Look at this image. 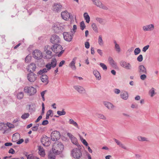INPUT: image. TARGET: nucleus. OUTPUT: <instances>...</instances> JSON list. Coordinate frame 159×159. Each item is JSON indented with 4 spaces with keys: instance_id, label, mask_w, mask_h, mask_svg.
Segmentation results:
<instances>
[{
    "instance_id": "72a5a7b5",
    "label": "nucleus",
    "mask_w": 159,
    "mask_h": 159,
    "mask_svg": "<svg viewBox=\"0 0 159 159\" xmlns=\"http://www.w3.org/2000/svg\"><path fill=\"white\" fill-rule=\"evenodd\" d=\"M155 89L153 88H151L149 92V93L150 96L152 97L154 96L156 94L155 92Z\"/></svg>"
},
{
    "instance_id": "bf43d9fd",
    "label": "nucleus",
    "mask_w": 159,
    "mask_h": 159,
    "mask_svg": "<svg viewBox=\"0 0 159 159\" xmlns=\"http://www.w3.org/2000/svg\"><path fill=\"white\" fill-rule=\"evenodd\" d=\"M89 46H90V45H89V42H86L85 43V47L86 48H87V49L89 48Z\"/></svg>"
},
{
    "instance_id": "c9c22d12",
    "label": "nucleus",
    "mask_w": 159,
    "mask_h": 159,
    "mask_svg": "<svg viewBox=\"0 0 159 159\" xmlns=\"http://www.w3.org/2000/svg\"><path fill=\"white\" fill-rule=\"evenodd\" d=\"M91 27L94 31L96 32H98V28L96 24L94 23H93L91 25Z\"/></svg>"
},
{
    "instance_id": "20e7f679",
    "label": "nucleus",
    "mask_w": 159,
    "mask_h": 159,
    "mask_svg": "<svg viewBox=\"0 0 159 159\" xmlns=\"http://www.w3.org/2000/svg\"><path fill=\"white\" fill-rule=\"evenodd\" d=\"M72 155L74 158H79L82 155L80 150L78 148H75L71 151Z\"/></svg>"
},
{
    "instance_id": "6e6552de",
    "label": "nucleus",
    "mask_w": 159,
    "mask_h": 159,
    "mask_svg": "<svg viewBox=\"0 0 159 159\" xmlns=\"http://www.w3.org/2000/svg\"><path fill=\"white\" fill-rule=\"evenodd\" d=\"M57 64V60L56 58H52L51 63H48L47 64L45 67L48 68L49 69H51L52 67L54 68L56 66Z\"/></svg>"
},
{
    "instance_id": "4c0bfd02",
    "label": "nucleus",
    "mask_w": 159,
    "mask_h": 159,
    "mask_svg": "<svg viewBox=\"0 0 159 159\" xmlns=\"http://www.w3.org/2000/svg\"><path fill=\"white\" fill-rule=\"evenodd\" d=\"M17 98L19 99H22L24 97V93L23 92H21L18 93L17 94Z\"/></svg>"
},
{
    "instance_id": "4468645a",
    "label": "nucleus",
    "mask_w": 159,
    "mask_h": 159,
    "mask_svg": "<svg viewBox=\"0 0 159 159\" xmlns=\"http://www.w3.org/2000/svg\"><path fill=\"white\" fill-rule=\"evenodd\" d=\"M120 65L122 67L128 70L131 69L132 68V66L130 63L125 61H121Z\"/></svg>"
},
{
    "instance_id": "9d476101",
    "label": "nucleus",
    "mask_w": 159,
    "mask_h": 159,
    "mask_svg": "<svg viewBox=\"0 0 159 159\" xmlns=\"http://www.w3.org/2000/svg\"><path fill=\"white\" fill-rule=\"evenodd\" d=\"M60 137V132L58 131H54L51 134V139L53 141L58 140Z\"/></svg>"
},
{
    "instance_id": "473e14b6",
    "label": "nucleus",
    "mask_w": 159,
    "mask_h": 159,
    "mask_svg": "<svg viewBox=\"0 0 159 159\" xmlns=\"http://www.w3.org/2000/svg\"><path fill=\"white\" fill-rule=\"evenodd\" d=\"M93 74L97 79L99 80L100 79V74L98 71L97 70H94L93 71Z\"/></svg>"
},
{
    "instance_id": "4d7b16f0",
    "label": "nucleus",
    "mask_w": 159,
    "mask_h": 159,
    "mask_svg": "<svg viewBox=\"0 0 159 159\" xmlns=\"http://www.w3.org/2000/svg\"><path fill=\"white\" fill-rule=\"evenodd\" d=\"M7 125L8 127L10 128H13L14 127V125L9 123H7Z\"/></svg>"
},
{
    "instance_id": "6e6d98bb",
    "label": "nucleus",
    "mask_w": 159,
    "mask_h": 159,
    "mask_svg": "<svg viewBox=\"0 0 159 159\" xmlns=\"http://www.w3.org/2000/svg\"><path fill=\"white\" fill-rule=\"evenodd\" d=\"M39 126V125L37 124L36 125L33 127L32 128V130L33 131H34L37 130Z\"/></svg>"
},
{
    "instance_id": "603ef678",
    "label": "nucleus",
    "mask_w": 159,
    "mask_h": 159,
    "mask_svg": "<svg viewBox=\"0 0 159 159\" xmlns=\"http://www.w3.org/2000/svg\"><path fill=\"white\" fill-rule=\"evenodd\" d=\"M145 74H142V75L140 76V78L141 80H144L146 79L147 76Z\"/></svg>"
},
{
    "instance_id": "b1692460",
    "label": "nucleus",
    "mask_w": 159,
    "mask_h": 159,
    "mask_svg": "<svg viewBox=\"0 0 159 159\" xmlns=\"http://www.w3.org/2000/svg\"><path fill=\"white\" fill-rule=\"evenodd\" d=\"M105 106L109 109H112L114 107V106L111 103L105 102H104Z\"/></svg>"
},
{
    "instance_id": "e2e57ef3",
    "label": "nucleus",
    "mask_w": 159,
    "mask_h": 159,
    "mask_svg": "<svg viewBox=\"0 0 159 159\" xmlns=\"http://www.w3.org/2000/svg\"><path fill=\"white\" fill-rule=\"evenodd\" d=\"M52 113V111L51 110H49L47 112V115L50 116Z\"/></svg>"
},
{
    "instance_id": "680f3d73",
    "label": "nucleus",
    "mask_w": 159,
    "mask_h": 159,
    "mask_svg": "<svg viewBox=\"0 0 159 159\" xmlns=\"http://www.w3.org/2000/svg\"><path fill=\"white\" fill-rule=\"evenodd\" d=\"M48 123V121L47 120H45L43 121L42 123V125H47Z\"/></svg>"
},
{
    "instance_id": "ddd939ff",
    "label": "nucleus",
    "mask_w": 159,
    "mask_h": 159,
    "mask_svg": "<svg viewBox=\"0 0 159 159\" xmlns=\"http://www.w3.org/2000/svg\"><path fill=\"white\" fill-rule=\"evenodd\" d=\"M93 4L100 8H102L104 10H107V7L106 6L102 4L99 0H96Z\"/></svg>"
},
{
    "instance_id": "49530a36",
    "label": "nucleus",
    "mask_w": 159,
    "mask_h": 159,
    "mask_svg": "<svg viewBox=\"0 0 159 159\" xmlns=\"http://www.w3.org/2000/svg\"><path fill=\"white\" fill-rule=\"evenodd\" d=\"M49 159H55V156L53 155V154L51 152L48 155Z\"/></svg>"
},
{
    "instance_id": "9b49d317",
    "label": "nucleus",
    "mask_w": 159,
    "mask_h": 159,
    "mask_svg": "<svg viewBox=\"0 0 159 159\" xmlns=\"http://www.w3.org/2000/svg\"><path fill=\"white\" fill-rule=\"evenodd\" d=\"M60 40V38L57 35L53 34L52 35L50 39L51 43L55 44L59 43Z\"/></svg>"
},
{
    "instance_id": "dca6fc26",
    "label": "nucleus",
    "mask_w": 159,
    "mask_h": 159,
    "mask_svg": "<svg viewBox=\"0 0 159 159\" xmlns=\"http://www.w3.org/2000/svg\"><path fill=\"white\" fill-rule=\"evenodd\" d=\"M154 26L152 24L144 26L143 27V30L144 31H152L154 29Z\"/></svg>"
},
{
    "instance_id": "412c9836",
    "label": "nucleus",
    "mask_w": 159,
    "mask_h": 159,
    "mask_svg": "<svg viewBox=\"0 0 159 159\" xmlns=\"http://www.w3.org/2000/svg\"><path fill=\"white\" fill-rule=\"evenodd\" d=\"M41 80L45 85L48 84L49 82L48 76L46 75H42L41 77Z\"/></svg>"
},
{
    "instance_id": "0e129e2a",
    "label": "nucleus",
    "mask_w": 159,
    "mask_h": 159,
    "mask_svg": "<svg viewBox=\"0 0 159 159\" xmlns=\"http://www.w3.org/2000/svg\"><path fill=\"white\" fill-rule=\"evenodd\" d=\"M24 142V140L23 139H21L18 141H17L16 143L17 144H20Z\"/></svg>"
},
{
    "instance_id": "39448f33",
    "label": "nucleus",
    "mask_w": 159,
    "mask_h": 159,
    "mask_svg": "<svg viewBox=\"0 0 159 159\" xmlns=\"http://www.w3.org/2000/svg\"><path fill=\"white\" fill-rule=\"evenodd\" d=\"M27 78L30 82H34L36 80L37 76L36 74L33 72H31L27 74Z\"/></svg>"
},
{
    "instance_id": "c03bdc74",
    "label": "nucleus",
    "mask_w": 159,
    "mask_h": 159,
    "mask_svg": "<svg viewBox=\"0 0 159 159\" xmlns=\"http://www.w3.org/2000/svg\"><path fill=\"white\" fill-rule=\"evenodd\" d=\"M141 50L139 48H136L134 50V53L135 55H137L140 52Z\"/></svg>"
},
{
    "instance_id": "864d4df0",
    "label": "nucleus",
    "mask_w": 159,
    "mask_h": 159,
    "mask_svg": "<svg viewBox=\"0 0 159 159\" xmlns=\"http://www.w3.org/2000/svg\"><path fill=\"white\" fill-rule=\"evenodd\" d=\"M149 47V45H147L144 47L143 48V51L145 52L148 49Z\"/></svg>"
},
{
    "instance_id": "0eeeda50",
    "label": "nucleus",
    "mask_w": 159,
    "mask_h": 159,
    "mask_svg": "<svg viewBox=\"0 0 159 159\" xmlns=\"http://www.w3.org/2000/svg\"><path fill=\"white\" fill-rule=\"evenodd\" d=\"M41 142L43 145L45 146H49L51 143L49 138L46 136H43L41 139Z\"/></svg>"
},
{
    "instance_id": "a19ab883",
    "label": "nucleus",
    "mask_w": 159,
    "mask_h": 159,
    "mask_svg": "<svg viewBox=\"0 0 159 159\" xmlns=\"http://www.w3.org/2000/svg\"><path fill=\"white\" fill-rule=\"evenodd\" d=\"M66 113V112L64 110H62L61 111H57V114L59 116L64 115Z\"/></svg>"
},
{
    "instance_id": "7c9ffc66",
    "label": "nucleus",
    "mask_w": 159,
    "mask_h": 159,
    "mask_svg": "<svg viewBox=\"0 0 159 159\" xmlns=\"http://www.w3.org/2000/svg\"><path fill=\"white\" fill-rule=\"evenodd\" d=\"M45 53H46L45 57L46 58L49 59L51 58L52 57V53L50 50L48 51H47V52H46Z\"/></svg>"
},
{
    "instance_id": "cd10ccee",
    "label": "nucleus",
    "mask_w": 159,
    "mask_h": 159,
    "mask_svg": "<svg viewBox=\"0 0 159 159\" xmlns=\"http://www.w3.org/2000/svg\"><path fill=\"white\" fill-rule=\"evenodd\" d=\"M114 141L117 143V144L120 147H121L122 148H123L125 149H126V147H125V146L123 143H122L120 141L116 139H114Z\"/></svg>"
},
{
    "instance_id": "13d9d810",
    "label": "nucleus",
    "mask_w": 159,
    "mask_h": 159,
    "mask_svg": "<svg viewBox=\"0 0 159 159\" xmlns=\"http://www.w3.org/2000/svg\"><path fill=\"white\" fill-rule=\"evenodd\" d=\"M65 61L64 60H62L59 63V66L60 67H61L62 66L65 64Z\"/></svg>"
},
{
    "instance_id": "052dcab7",
    "label": "nucleus",
    "mask_w": 159,
    "mask_h": 159,
    "mask_svg": "<svg viewBox=\"0 0 159 159\" xmlns=\"http://www.w3.org/2000/svg\"><path fill=\"white\" fill-rule=\"evenodd\" d=\"M98 53L101 56H102L103 52L100 49H98L97 50Z\"/></svg>"
},
{
    "instance_id": "a878e982",
    "label": "nucleus",
    "mask_w": 159,
    "mask_h": 159,
    "mask_svg": "<svg viewBox=\"0 0 159 159\" xmlns=\"http://www.w3.org/2000/svg\"><path fill=\"white\" fill-rule=\"evenodd\" d=\"M68 122L70 124L72 125L76 128L78 129H79V127L77 123L75 121L72 119H70Z\"/></svg>"
},
{
    "instance_id": "338daca9",
    "label": "nucleus",
    "mask_w": 159,
    "mask_h": 159,
    "mask_svg": "<svg viewBox=\"0 0 159 159\" xmlns=\"http://www.w3.org/2000/svg\"><path fill=\"white\" fill-rule=\"evenodd\" d=\"M27 159H34V157L32 155L30 154L28 156Z\"/></svg>"
},
{
    "instance_id": "c85d7f7f",
    "label": "nucleus",
    "mask_w": 159,
    "mask_h": 159,
    "mask_svg": "<svg viewBox=\"0 0 159 159\" xmlns=\"http://www.w3.org/2000/svg\"><path fill=\"white\" fill-rule=\"evenodd\" d=\"M84 17L86 22L87 23H89L90 21V18L88 13L87 12L84 13Z\"/></svg>"
},
{
    "instance_id": "5701e85b",
    "label": "nucleus",
    "mask_w": 159,
    "mask_h": 159,
    "mask_svg": "<svg viewBox=\"0 0 159 159\" xmlns=\"http://www.w3.org/2000/svg\"><path fill=\"white\" fill-rule=\"evenodd\" d=\"M61 7L62 6L61 5L56 4L53 7V10L55 11L58 12L61 9Z\"/></svg>"
},
{
    "instance_id": "bb28decb",
    "label": "nucleus",
    "mask_w": 159,
    "mask_h": 159,
    "mask_svg": "<svg viewBox=\"0 0 159 159\" xmlns=\"http://www.w3.org/2000/svg\"><path fill=\"white\" fill-rule=\"evenodd\" d=\"M120 96L123 99L126 100L128 98V94L127 92H124L121 93Z\"/></svg>"
},
{
    "instance_id": "f704fd0d",
    "label": "nucleus",
    "mask_w": 159,
    "mask_h": 159,
    "mask_svg": "<svg viewBox=\"0 0 159 159\" xmlns=\"http://www.w3.org/2000/svg\"><path fill=\"white\" fill-rule=\"evenodd\" d=\"M98 43L101 46H102L103 45L104 43L101 35H99L98 37Z\"/></svg>"
},
{
    "instance_id": "6ab92c4d",
    "label": "nucleus",
    "mask_w": 159,
    "mask_h": 159,
    "mask_svg": "<svg viewBox=\"0 0 159 159\" xmlns=\"http://www.w3.org/2000/svg\"><path fill=\"white\" fill-rule=\"evenodd\" d=\"M77 59V58L76 57H74L72 59V61L69 65V66L71 68L72 70H75L76 69V67L75 65V64Z\"/></svg>"
},
{
    "instance_id": "69168bd1",
    "label": "nucleus",
    "mask_w": 159,
    "mask_h": 159,
    "mask_svg": "<svg viewBox=\"0 0 159 159\" xmlns=\"http://www.w3.org/2000/svg\"><path fill=\"white\" fill-rule=\"evenodd\" d=\"M9 153L13 154L15 153V151L13 148H11L9 151Z\"/></svg>"
},
{
    "instance_id": "ea45409f",
    "label": "nucleus",
    "mask_w": 159,
    "mask_h": 159,
    "mask_svg": "<svg viewBox=\"0 0 159 159\" xmlns=\"http://www.w3.org/2000/svg\"><path fill=\"white\" fill-rule=\"evenodd\" d=\"M50 70V69H48V68H46L43 69L42 70H40L39 71V74H40L42 73H46L49 70Z\"/></svg>"
},
{
    "instance_id": "aec40b11",
    "label": "nucleus",
    "mask_w": 159,
    "mask_h": 159,
    "mask_svg": "<svg viewBox=\"0 0 159 159\" xmlns=\"http://www.w3.org/2000/svg\"><path fill=\"white\" fill-rule=\"evenodd\" d=\"M108 61L110 64L111 66H112L115 69H118V67L116 65V63L113 60V59L111 57H110L108 58Z\"/></svg>"
},
{
    "instance_id": "79ce46f5",
    "label": "nucleus",
    "mask_w": 159,
    "mask_h": 159,
    "mask_svg": "<svg viewBox=\"0 0 159 159\" xmlns=\"http://www.w3.org/2000/svg\"><path fill=\"white\" fill-rule=\"evenodd\" d=\"M97 117L99 118H100L104 120H105L106 119V117L103 115L102 114H97Z\"/></svg>"
},
{
    "instance_id": "58836bf2",
    "label": "nucleus",
    "mask_w": 159,
    "mask_h": 159,
    "mask_svg": "<svg viewBox=\"0 0 159 159\" xmlns=\"http://www.w3.org/2000/svg\"><path fill=\"white\" fill-rule=\"evenodd\" d=\"M30 114L28 113H25L21 116V118L23 119H25L29 117Z\"/></svg>"
},
{
    "instance_id": "774afa93",
    "label": "nucleus",
    "mask_w": 159,
    "mask_h": 159,
    "mask_svg": "<svg viewBox=\"0 0 159 159\" xmlns=\"http://www.w3.org/2000/svg\"><path fill=\"white\" fill-rule=\"evenodd\" d=\"M114 92L116 93L119 94L120 93V91L119 89H114Z\"/></svg>"
},
{
    "instance_id": "3c124183",
    "label": "nucleus",
    "mask_w": 159,
    "mask_h": 159,
    "mask_svg": "<svg viewBox=\"0 0 159 159\" xmlns=\"http://www.w3.org/2000/svg\"><path fill=\"white\" fill-rule=\"evenodd\" d=\"M137 60L139 62H141L143 61V57L142 55H140L137 58Z\"/></svg>"
},
{
    "instance_id": "37998d69",
    "label": "nucleus",
    "mask_w": 159,
    "mask_h": 159,
    "mask_svg": "<svg viewBox=\"0 0 159 159\" xmlns=\"http://www.w3.org/2000/svg\"><path fill=\"white\" fill-rule=\"evenodd\" d=\"M51 49V47L50 46L46 45L44 48V51L46 52L49 51Z\"/></svg>"
},
{
    "instance_id": "c756f323",
    "label": "nucleus",
    "mask_w": 159,
    "mask_h": 159,
    "mask_svg": "<svg viewBox=\"0 0 159 159\" xmlns=\"http://www.w3.org/2000/svg\"><path fill=\"white\" fill-rule=\"evenodd\" d=\"M39 155L42 157H44L45 155V152L44 149L41 146H39Z\"/></svg>"
},
{
    "instance_id": "e433bc0d",
    "label": "nucleus",
    "mask_w": 159,
    "mask_h": 159,
    "mask_svg": "<svg viewBox=\"0 0 159 159\" xmlns=\"http://www.w3.org/2000/svg\"><path fill=\"white\" fill-rule=\"evenodd\" d=\"M138 140L141 141H148V139L144 137L139 136L137 137Z\"/></svg>"
},
{
    "instance_id": "f3484780",
    "label": "nucleus",
    "mask_w": 159,
    "mask_h": 159,
    "mask_svg": "<svg viewBox=\"0 0 159 159\" xmlns=\"http://www.w3.org/2000/svg\"><path fill=\"white\" fill-rule=\"evenodd\" d=\"M36 68V66L35 64L34 63H31L28 66L27 69L28 71L31 72L35 71Z\"/></svg>"
},
{
    "instance_id": "f257e3e1",
    "label": "nucleus",
    "mask_w": 159,
    "mask_h": 159,
    "mask_svg": "<svg viewBox=\"0 0 159 159\" xmlns=\"http://www.w3.org/2000/svg\"><path fill=\"white\" fill-rule=\"evenodd\" d=\"M64 149V146L61 142H55L53 144L52 151L55 155H59L61 153Z\"/></svg>"
},
{
    "instance_id": "423d86ee",
    "label": "nucleus",
    "mask_w": 159,
    "mask_h": 159,
    "mask_svg": "<svg viewBox=\"0 0 159 159\" xmlns=\"http://www.w3.org/2000/svg\"><path fill=\"white\" fill-rule=\"evenodd\" d=\"M67 135L68 137H69L72 143L73 144L77 145L79 148H80L79 146L80 147L78 143L77 139L72 134L69 133H67Z\"/></svg>"
},
{
    "instance_id": "5fc2aeb1",
    "label": "nucleus",
    "mask_w": 159,
    "mask_h": 159,
    "mask_svg": "<svg viewBox=\"0 0 159 159\" xmlns=\"http://www.w3.org/2000/svg\"><path fill=\"white\" fill-rule=\"evenodd\" d=\"M46 92V90L43 91L41 93V95L42 98H43V101H44L45 100V98L44 97V94L45 93V92Z\"/></svg>"
},
{
    "instance_id": "2f4dec72",
    "label": "nucleus",
    "mask_w": 159,
    "mask_h": 159,
    "mask_svg": "<svg viewBox=\"0 0 159 159\" xmlns=\"http://www.w3.org/2000/svg\"><path fill=\"white\" fill-rule=\"evenodd\" d=\"M115 48L117 53H119L121 51V49L120 46L118 44L116 41L114 42Z\"/></svg>"
},
{
    "instance_id": "f03ea898",
    "label": "nucleus",
    "mask_w": 159,
    "mask_h": 159,
    "mask_svg": "<svg viewBox=\"0 0 159 159\" xmlns=\"http://www.w3.org/2000/svg\"><path fill=\"white\" fill-rule=\"evenodd\" d=\"M24 91L25 93L30 96L34 95L37 92L36 89L32 86L25 87Z\"/></svg>"
},
{
    "instance_id": "393cba45",
    "label": "nucleus",
    "mask_w": 159,
    "mask_h": 159,
    "mask_svg": "<svg viewBox=\"0 0 159 159\" xmlns=\"http://www.w3.org/2000/svg\"><path fill=\"white\" fill-rule=\"evenodd\" d=\"M20 137V134L18 133H16L13 134L12 138V141L13 142H15L17 141Z\"/></svg>"
},
{
    "instance_id": "a18cd8bd",
    "label": "nucleus",
    "mask_w": 159,
    "mask_h": 159,
    "mask_svg": "<svg viewBox=\"0 0 159 159\" xmlns=\"http://www.w3.org/2000/svg\"><path fill=\"white\" fill-rule=\"evenodd\" d=\"M31 59V56L29 55H28L25 58V61L26 62L28 63L30 61Z\"/></svg>"
},
{
    "instance_id": "2eb2a0df",
    "label": "nucleus",
    "mask_w": 159,
    "mask_h": 159,
    "mask_svg": "<svg viewBox=\"0 0 159 159\" xmlns=\"http://www.w3.org/2000/svg\"><path fill=\"white\" fill-rule=\"evenodd\" d=\"M61 16L62 18L65 20L69 19L70 16V13L66 11L62 12Z\"/></svg>"
},
{
    "instance_id": "09e8293b",
    "label": "nucleus",
    "mask_w": 159,
    "mask_h": 159,
    "mask_svg": "<svg viewBox=\"0 0 159 159\" xmlns=\"http://www.w3.org/2000/svg\"><path fill=\"white\" fill-rule=\"evenodd\" d=\"M80 29L82 30H83L85 28V26L83 21L81 22L80 23Z\"/></svg>"
},
{
    "instance_id": "8fccbe9b",
    "label": "nucleus",
    "mask_w": 159,
    "mask_h": 159,
    "mask_svg": "<svg viewBox=\"0 0 159 159\" xmlns=\"http://www.w3.org/2000/svg\"><path fill=\"white\" fill-rule=\"evenodd\" d=\"M100 65L104 70H106L107 69V66L104 64L102 63H100Z\"/></svg>"
},
{
    "instance_id": "7ed1b4c3",
    "label": "nucleus",
    "mask_w": 159,
    "mask_h": 159,
    "mask_svg": "<svg viewBox=\"0 0 159 159\" xmlns=\"http://www.w3.org/2000/svg\"><path fill=\"white\" fill-rule=\"evenodd\" d=\"M63 48L61 45L58 44H55L51 47V49L56 53H58L57 55L58 57H60L64 52V50H62Z\"/></svg>"
},
{
    "instance_id": "1a4fd4ad",
    "label": "nucleus",
    "mask_w": 159,
    "mask_h": 159,
    "mask_svg": "<svg viewBox=\"0 0 159 159\" xmlns=\"http://www.w3.org/2000/svg\"><path fill=\"white\" fill-rule=\"evenodd\" d=\"M34 57L37 59H40L43 57L41 52L39 50H35L33 52Z\"/></svg>"
},
{
    "instance_id": "a211bd4d",
    "label": "nucleus",
    "mask_w": 159,
    "mask_h": 159,
    "mask_svg": "<svg viewBox=\"0 0 159 159\" xmlns=\"http://www.w3.org/2000/svg\"><path fill=\"white\" fill-rule=\"evenodd\" d=\"M138 71L140 74L147 73V70L143 65H141L139 66Z\"/></svg>"
},
{
    "instance_id": "4be33fe9",
    "label": "nucleus",
    "mask_w": 159,
    "mask_h": 159,
    "mask_svg": "<svg viewBox=\"0 0 159 159\" xmlns=\"http://www.w3.org/2000/svg\"><path fill=\"white\" fill-rule=\"evenodd\" d=\"M73 87L76 91L80 93H82L85 91V89L82 86L75 85Z\"/></svg>"
},
{
    "instance_id": "de8ad7c7",
    "label": "nucleus",
    "mask_w": 159,
    "mask_h": 159,
    "mask_svg": "<svg viewBox=\"0 0 159 159\" xmlns=\"http://www.w3.org/2000/svg\"><path fill=\"white\" fill-rule=\"evenodd\" d=\"M96 20L100 24H102L103 22V19L101 18L96 17Z\"/></svg>"
},
{
    "instance_id": "f8f14e48",
    "label": "nucleus",
    "mask_w": 159,
    "mask_h": 159,
    "mask_svg": "<svg viewBox=\"0 0 159 159\" xmlns=\"http://www.w3.org/2000/svg\"><path fill=\"white\" fill-rule=\"evenodd\" d=\"M63 35L64 39L68 42L71 41L73 38L72 36L67 32L63 33Z\"/></svg>"
}]
</instances>
